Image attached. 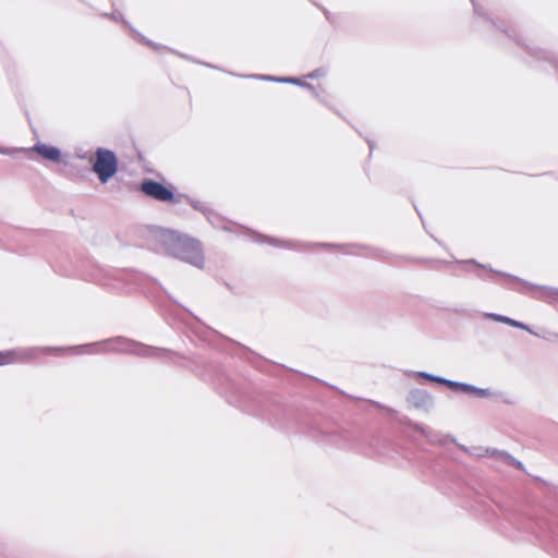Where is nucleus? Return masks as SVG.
<instances>
[{"instance_id":"1","label":"nucleus","mask_w":558,"mask_h":558,"mask_svg":"<svg viewBox=\"0 0 558 558\" xmlns=\"http://www.w3.org/2000/svg\"><path fill=\"white\" fill-rule=\"evenodd\" d=\"M57 348H24L0 351V366H7L15 363H24L36 360L44 354L57 353Z\"/></svg>"},{"instance_id":"2","label":"nucleus","mask_w":558,"mask_h":558,"mask_svg":"<svg viewBox=\"0 0 558 558\" xmlns=\"http://www.w3.org/2000/svg\"><path fill=\"white\" fill-rule=\"evenodd\" d=\"M93 171L101 183H106L118 171V158L116 154L106 148H98L96 159L93 163Z\"/></svg>"},{"instance_id":"3","label":"nucleus","mask_w":558,"mask_h":558,"mask_svg":"<svg viewBox=\"0 0 558 558\" xmlns=\"http://www.w3.org/2000/svg\"><path fill=\"white\" fill-rule=\"evenodd\" d=\"M140 190L142 193H144L146 196H149L156 201L159 202H166V203H178L179 199L175 197L174 193L163 184L154 181V180H144L141 185Z\"/></svg>"},{"instance_id":"4","label":"nucleus","mask_w":558,"mask_h":558,"mask_svg":"<svg viewBox=\"0 0 558 558\" xmlns=\"http://www.w3.org/2000/svg\"><path fill=\"white\" fill-rule=\"evenodd\" d=\"M185 253H186V255L184 257L190 263H192L196 266H199V267L203 265L204 256H203L202 247H201V244L198 241H195V240L189 241L185 244Z\"/></svg>"},{"instance_id":"5","label":"nucleus","mask_w":558,"mask_h":558,"mask_svg":"<svg viewBox=\"0 0 558 558\" xmlns=\"http://www.w3.org/2000/svg\"><path fill=\"white\" fill-rule=\"evenodd\" d=\"M34 150L47 160L54 161V162L60 161L61 154H60V150L56 147L48 146V145H36L34 147Z\"/></svg>"}]
</instances>
